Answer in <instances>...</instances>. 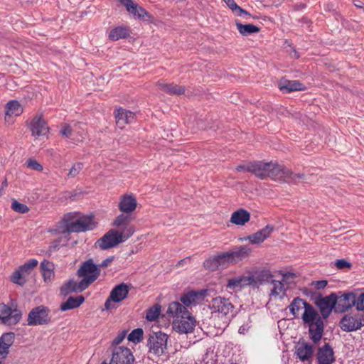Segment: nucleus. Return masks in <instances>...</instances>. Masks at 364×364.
Masks as SVG:
<instances>
[{
	"label": "nucleus",
	"instance_id": "obj_41",
	"mask_svg": "<svg viewBox=\"0 0 364 364\" xmlns=\"http://www.w3.org/2000/svg\"><path fill=\"white\" fill-rule=\"evenodd\" d=\"M215 257L220 269L226 268L230 264H233L228 252L217 255Z\"/></svg>",
	"mask_w": 364,
	"mask_h": 364
},
{
	"label": "nucleus",
	"instance_id": "obj_27",
	"mask_svg": "<svg viewBox=\"0 0 364 364\" xmlns=\"http://www.w3.org/2000/svg\"><path fill=\"white\" fill-rule=\"evenodd\" d=\"M272 277L270 272L265 269L249 274L251 287H258L263 282H268Z\"/></svg>",
	"mask_w": 364,
	"mask_h": 364
},
{
	"label": "nucleus",
	"instance_id": "obj_28",
	"mask_svg": "<svg viewBox=\"0 0 364 364\" xmlns=\"http://www.w3.org/2000/svg\"><path fill=\"white\" fill-rule=\"evenodd\" d=\"M273 230L274 227L272 225H267L262 230L249 235L247 240L252 244H260L269 237Z\"/></svg>",
	"mask_w": 364,
	"mask_h": 364
},
{
	"label": "nucleus",
	"instance_id": "obj_39",
	"mask_svg": "<svg viewBox=\"0 0 364 364\" xmlns=\"http://www.w3.org/2000/svg\"><path fill=\"white\" fill-rule=\"evenodd\" d=\"M129 35V30L126 26H117L112 28L109 33V39L116 41L119 39H124Z\"/></svg>",
	"mask_w": 364,
	"mask_h": 364
},
{
	"label": "nucleus",
	"instance_id": "obj_19",
	"mask_svg": "<svg viewBox=\"0 0 364 364\" xmlns=\"http://www.w3.org/2000/svg\"><path fill=\"white\" fill-rule=\"evenodd\" d=\"M15 341V333L7 332L3 333L0 337V364L4 363L9 353V348Z\"/></svg>",
	"mask_w": 364,
	"mask_h": 364
},
{
	"label": "nucleus",
	"instance_id": "obj_5",
	"mask_svg": "<svg viewBox=\"0 0 364 364\" xmlns=\"http://www.w3.org/2000/svg\"><path fill=\"white\" fill-rule=\"evenodd\" d=\"M132 235L133 230L131 228L121 230L120 232L112 229L98 240L97 244L102 250H108L126 241Z\"/></svg>",
	"mask_w": 364,
	"mask_h": 364
},
{
	"label": "nucleus",
	"instance_id": "obj_6",
	"mask_svg": "<svg viewBox=\"0 0 364 364\" xmlns=\"http://www.w3.org/2000/svg\"><path fill=\"white\" fill-rule=\"evenodd\" d=\"M100 273V269L93 262L92 259L84 262L77 270L78 277L82 278L80 282V287L87 289L98 278Z\"/></svg>",
	"mask_w": 364,
	"mask_h": 364
},
{
	"label": "nucleus",
	"instance_id": "obj_58",
	"mask_svg": "<svg viewBox=\"0 0 364 364\" xmlns=\"http://www.w3.org/2000/svg\"><path fill=\"white\" fill-rule=\"evenodd\" d=\"M126 332L119 333L112 341V345L117 346L125 338Z\"/></svg>",
	"mask_w": 364,
	"mask_h": 364
},
{
	"label": "nucleus",
	"instance_id": "obj_16",
	"mask_svg": "<svg viewBox=\"0 0 364 364\" xmlns=\"http://www.w3.org/2000/svg\"><path fill=\"white\" fill-rule=\"evenodd\" d=\"M129 286L124 283L117 285L110 292L109 298L105 303V308L107 310L110 309L111 301L114 302H120L124 300L129 294Z\"/></svg>",
	"mask_w": 364,
	"mask_h": 364
},
{
	"label": "nucleus",
	"instance_id": "obj_61",
	"mask_svg": "<svg viewBox=\"0 0 364 364\" xmlns=\"http://www.w3.org/2000/svg\"><path fill=\"white\" fill-rule=\"evenodd\" d=\"M353 4L355 6H356L358 8H360V9L364 8V3L360 0L353 1Z\"/></svg>",
	"mask_w": 364,
	"mask_h": 364
},
{
	"label": "nucleus",
	"instance_id": "obj_2",
	"mask_svg": "<svg viewBox=\"0 0 364 364\" xmlns=\"http://www.w3.org/2000/svg\"><path fill=\"white\" fill-rule=\"evenodd\" d=\"M95 226L92 216L69 213L58 223V232L62 234L85 232L93 230Z\"/></svg>",
	"mask_w": 364,
	"mask_h": 364
},
{
	"label": "nucleus",
	"instance_id": "obj_32",
	"mask_svg": "<svg viewBox=\"0 0 364 364\" xmlns=\"http://www.w3.org/2000/svg\"><path fill=\"white\" fill-rule=\"evenodd\" d=\"M23 112V108L16 100H11L6 105L5 120L9 121L13 116H19Z\"/></svg>",
	"mask_w": 364,
	"mask_h": 364
},
{
	"label": "nucleus",
	"instance_id": "obj_52",
	"mask_svg": "<svg viewBox=\"0 0 364 364\" xmlns=\"http://www.w3.org/2000/svg\"><path fill=\"white\" fill-rule=\"evenodd\" d=\"M355 308L358 311H364V292L360 293L357 295L355 294Z\"/></svg>",
	"mask_w": 364,
	"mask_h": 364
},
{
	"label": "nucleus",
	"instance_id": "obj_51",
	"mask_svg": "<svg viewBox=\"0 0 364 364\" xmlns=\"http://www.w3.org/2000/svg\"><path fill=\"white\" fill-rule=\"evenodd\" d=\"M26 165L28 168L33 171H41L43 169V166L33 159H29L26 161Z\"/></svg>",
	"mask_w": 364,
	"mask_h": 364
},
{
	"label": "nucleus",
	"instance_id": "obj_25",
	"mask_svg": "<svg viewBox=\"0 0 364 364\" xmlns=\"http://www.w3.org/2000/svg\"><path fill=\"white\" fill-rule=\"evenodd\" d=\"M247 286H251L249 275L234 277L229 279L226 287L229 290L239 291Z\"/></svg>",
	"mask_w": 364,
	"mask_h": 364
},
{
	"label": "nucleus",
	"instance_id": "obj_59",
	"mask_svg": "<svg viewBox=\"0 0 364 364\" xmlns=\"http://www.w3.org/2000/svg\"><path fill=\"white\" fill-rule=\"evenodd\" d=\"M114 257L113 256H111V257H109L107 258H106L105 259H104L101 264H99V266H97L99 268L100 267H107L108 265H109L114 260Z\"/></svg>",
	"mask_w": 364,
	"mask_h": 364
},
{
	"label": "nucleus",
	"instance_id": "obj_18",
	"mask_svg": "<svg viewBox=\"0 0 364 364\" xmlns=\"http://www.w3.org/2000/svg\"><path fill=\"white\" fill-rule=\"evenodd\" d=\"M121 4L125 6L127 11L134 17L139 19L149 21L150 14L141 6L134 3L132 0H118Z\"/></svg>",
	"mask_w": 364,
	"mask_h": 364
},
{
	"label": "nucleus",
	"instance_id": "obj_17",
	"mask_svg": "<svg viewBox=\"0 0 364 364\" xmlns=\"http://www.w3.org/2000/svg\"><path fill=\"white\" fill-rule=\"evenodd\" d=\"M207 294V290L202 289L199 291L191 290L181 296V304L186 307L192 305H196L202 301Z\"/></svg>",
	"mask_w": 364,
	"mask_h": 364
},
{
	"label": "nucleus",
	"instance_id": "obj_57",
	"mask_svg": "<svg viewBox=\"0 0 364 364\" xmlns=\"http://www.w3.org/2000/svg\"><path fill=\"white\" fill-rule=\"evenodd\" d=\"M236 170L238 171H251V162H247L243 164L238 165L236 167Z\"/></svg>",
	"mask_w": 364,
	"mask_h": 364
},
{
	"label": "nucleus",
	"instance_id": "obj_56",
	"mask_svg": "<svg viewBox=\"0 0 364 364\" xmlns=\"http://www.w3.org/2000/svg\"><path fill=\"white\" fill-rule=\"evenodd\" d=\"M239 9L240 10V12L239 11H236L235 13L234 14L235 16H244L246 20H248L249 18L252 17V16L249 12H247L240 6H239Z\"/></svg>",
	"mask_w": 364,
	"mask_h": 364
},
{
	"label": "nucleus",
	"instance_id": "obj_9",
	"mask_svg": "<svg viewBox=\"0 0 364 364\" xmlns=\"http://www.w3.org/2000/svg\"><path fill=\"white\" fill-rule=\"evenodd\" d=\"M364 326V314L350 313L345 314L339 321V327L343 331L353 332Z\"/></svg>",
	"mask_w": 364,
	"mask_h": 364
},
{
	"label": "nucleus",
	"instance_id": "obj_48",
	"mask_svg": "<svg viewBox=\"0 0 364 364\" xmlns=\"http://www.w3.org/2000/svg\"><path fill=\"white\" fill-rule=\"evenodd\" d=\"M11 281L21 286L26 283L25 276L20 272L19 269L15 271L11 276Z\"/></svg>",
	"mask_w": 364,
	"mask_h": 364
},
{
	"label": "nucleus",
	"instance_id": "obj_26",
	"mask_svg": "<svg viewBox=\"0 0 364 364\" xmlns=\"http://www.w3.org/2000/svg\"><path fill=\"white\" fill-rule=\"evenodd\" d=\"M156 86L160 90L171 95H183L186 91L184 86L178 85L175 83H167L163 80L159 81Z\"/></svg>",
	"mask_w": 364,
	"mask_h": 364
},
{
	"label": "nucleus",
	"instance_id": "obj_23",
	"mask_svg": "<svg viewBox=\"0 0 364 364\" xmlns=\"http://www.w3.org/2000/svg\"><path fill=\"white\" fill-rule=\"evenodd\" d=\"M277 86L280 91L285 94L305 89V86L299 80H289L284 78L279 80Z\"/></svg>",
	"mask_w": 364,
	"mask_h": 364
},
{
	"label": "nucleus",
	"instance_id": "obj_29",
	"mask_svg": "<svg viewBox=\"0 0 364 364\" xmlns=\"http://www.w3.org/2000/svg\"><path fill=\"white\" fill-rule=\"evenodd\" d=\"M136 208V199L132 196H124L119 203V209L124 213H130Z\"/></svg>",
	"mask_w": 364,
	"mask_h": 364
},
{
	"label": "nucleus",
	"instance_id": "obj_21",
	"mask_svg": "<svg viewBox=\"0 0 364 364\" xmlns=\"http://www.w3.org/2000/svg\"><path fill=\"white\" fill-rule=\"evenodd\" d=\"M31 131L34 136H45L48 133L49 128L42 114H36L33 117L31 122Z\"/></svg>",
	"mask_w": 364,
	"mask_h": 364
},
{
	"label": "nucleus",
	"instance_id": "obj_42",
	"mask_svg": "<svg viewBox=\"0 0 364 364\" xmlns=\"http://www.w3.org/2000/svg\"><path fill=\"white\" fill-rule=\"evenodd\" d=\"M272 284L273 288L271 290V295L274 296L282 297L285 294V286L284 284L280 281L272 280Z\"/></svg>",
	"mask_w": 364,
	"mask_h": 364
},
{
	"label": "nucleus",
	"instance_id": "obj_45",
	"mask_svg": "<svg viewBox=\"0 0 364 364\" xmlns=\"http://www.w3.org/2000/svg\"><path fill=\"white\" fill-rule=\"evenodd\" d=\"M75 132V129L73 128L71 125L65 124L60 129V133L63 136L71 140H74L75 138L73 137V135Z\"/></svg>",
	"mask_w": 364,
	"mask_h": 364
},
{
	"label": "nucleus",
	"instance_id": "obj_4",
	"mask_svg": "<svg viewBox=\"0 0 364 364\" xmlns=\"http://www.w3.org/2000/svg\"><path fill=\"white\" fill-rule=\"evenodd\" d=\"M212 310V318L215 320H221L222 325L218 322V328H223L228 326L230 318L233 316L234 306L229 299L218 296L212 299L210 304Z\"/></svg>",
	"mask_w": 364,
	"mask_h": 364
},
{
	"label": "nucleus",
	"instance_id": "obj_20",
	"mask_svg": "<svg viewBox=\"0 0 364 364\" xmlns=\"http://www.w3.org/2000/svg\"><path fill=\"white\" fill-rule=\"evenodd\" d=\"M272 162L255 161L251 162V171L256 177L264 180L269 176L270 168H272Z\"/></svg>",
	"mask_w": 364,
	"mask_h": 364
},
{
	"label": "nucleus",
	"instance_id": "obj_11",
	"mask_svg": "<svg viewBox=\"0 0 364 364\" xmlns=\"http://www.w3.org/2000/svg\"><path fill=\"white\" fill-rule=\"evenodd\" d=\"M334 293L335 312L345 313L355 306V293L353 291Z\"/></svg>",
	"mask_w": 364,
	"mask_h": 364
},
{
	"label": "nucleus",
	"instance_id": "obj_36",
	"mask_svg": "<svg viewBox=\"0 0 364 364\" xmlns=\"http://www.w3.org/2000/svg\"><path fill=\"white\" fill-rule=\"evenodd\" d=\"M309 304L305 300L296 297L294 298L289 306L290 312L294 315V317H298L300 311L304 310L306 306Z\"/></svg>",
	"mask_w": 364,
	"mask_h": 364
},
{
	"label": "nucleus",
	"instance_id": "obj_38",
	"mask_svg": "<svg viewBox=\"0 0 364 364\" xmlns=\"http://www.w3.org/2000/svg\"><path fill=\"white\" fill-rule=\"evenodd\" d=\"M85 289L80 287V282H76L73 279H70L61 287L60 293L64 296H67L72 292H81Z\"/></svg>",
	"mask_w": 364,
	"mask_h": 364
},
{
	"label": "nucleus",
	"instance_id": "obj_22",
	"mask_svg": "<svg viewBox=\"0 0 364 364\" xmlns=\"http://www.w3.org/2000/svg\"><path fill=\"white\" fill-rule=\"evenodd\" d=\"M334 360V352L328 343L318 348V364H331Z\"/></svg>",
	"mask_w": 364,
	"mask_h": 364
},
{
	"label": "nucleus",
	"instance_id": "obj_44",
	"mask_svg": "<svg viewBox=\"0 0 364 364\" xmlns=\"http://www.w3.org/2000/svg\"><path fill=\"white\" fill-rule=\"evenodd\" d=\"M143 330L141 328H136L133 330L128 336L129 341L138 343L143 339Z\"/></svg>",
	"mask_w": 364,
	"mask_h": 364
},
{
	"label": "nucleus",
	"instance_id": "obj_33",
	"mask_svg": "<svg viewBox=\"0 0 364 364\" xmlns=\"http://www.w3.org/2000/svg\"><path fill=\"white\" fill-rule=\"evenodd\" d=\"M250 219V214L244 209L235 211L230 218V222L237 225H244Z\"/></svg>",
	"mask_w": 364,
	"mask_h": 364
},
{
	"label": "nucleus",
	"instance_id": "obj_43",
	"mask_svg": "<svg viewBox=\"0 0 364 364\" xmlns=\"http://www.w3.org/2000/svg\"><path fill=\"white\" fill-rule=\"evenodd\" d=\"M38 260L31 259L18 267L20 272L26 277L31 274L32 269L38 265Z\"/></svg>",
	"mask_w": 364,
	"mask_h": 364
},
{
	"label": "nucleus",
	"instance_id": "obj_55",
	"mask_svg": "<svg viewBox=\"0 0 364 364\" xmlns=\"http://www.w3.org/2000/svg\"><path fill=\"white\" fill-rule=\"evenodd\" d=\"M225 2L227 6L232 10V13L235 14L236 11H239L240 12V10L239 9V6L236 4L235 0H223Z\"/></svg>",
	"mask_w": 364,
	"mask_h": 364
},
{
	"label": "nucleus",
	"instance_id": "obj_54",
	"mask_svg": "<svg viewBox=\"0 0 364 364\" xmlns=\"http://www.w3.org/2000/svg\"><path fill=\"white\" fill-rule=\"evenodd\" d=\"M327 284H328V282L326 280H319V281L312 282L311 284L315 289L319 290V289H323L327 286Z\"/></svg>",
	"mask_w": 364,
	"mask_h": 364
},
{
	"label": "nucleus",
	"instance_id": "obj_31",
	"mask_svg": "<svg viewBox=\"0 0 364 364\" xmlns=\"http://www.w3.org/2000/svg\"><path fill=\"white\" fill-rule=\"evenodd\" d=\"M251 252V249L246 245L236 247L232 250L229 251V255L232 261V263H236L238 261L243 259L247 257L250 252Z\"/></svg>",
	"mask_w": 364,
	"mask_h": 364
},
{
	"label": "nucleus",
	"instance_id": "obj_40",
	"mask_svg": "<svg viewBox=\"0 0 364 364\" xmlns=\"http://www.w3.org/2000/svg\"><path fill=\"white\" fill-rule=\"evenodd\" d=\"M235 25L239 33L244 36L259 32L260 28L253 24H242L239 21H235Z\"/></svg>",
	"mask_w": 364,
	"mask_h": 364
},
{
	"label": "nucleus",
	"instance_id": "obj_8",
	"mask_svg": "<svg viewBox=\"0 0 364 364\" xmlns=\"http://www.w3.org/2000/svg\"><path fill=\"white\" fill-rule=\"evenodd\" d=\"M168 336L161 331L153 332L149 334L147 340L149 353L156 356H161L167 349Z\"/></svg>",
	"mask_w": 364,
	"mask_h": 364
},
{
	"label": "nucleus",
	"instance_id": "obj_53",
	"mask_svg": "<svg viewBox=\"0 0 364 364\" xmlns=\"http://www.w3.org/2000/svg\"><path fill=\"white\" fill-rule=\"evenodd\" d=\"M335 266L338 269H349L352 267L350 262L344 259H337L335 262Z\"/></svg>",
	"mask_w": 364,
	"mask_h": 364
},
{
	"label": "nucleus",
	"instance_id": "obj_24",
	"mask_svg": "<svg viewBox=\"0 0 364 364\" xmlns=\"http://www.w3.org/2000/svg\"><path fill=\"white\" fill-rule=\"evenodd\" d=\"M134 113L123 108H118L114 112L117 126L123 129L127 124L131 123L134 119Z\"/></svg>",
	"mask_w": 364,
	"mask_h": 364
},
{
	"label": "nucleus",
	"instance_id": "obj_60",
	"mask_svg": "<svg viewBox=\"0 0 364 364\" xmlns=\"http://www.w3.org/2000/svg\"><path fill=\"white\" fill-rule=\"evenodd\" d=\"M290 55L291 58H295V59H298L300 57L299 53L294 48H291V52L290 53Z\"/></svg>",
	"mask_w": 364,
	"mask_h": 364
},
{
	"label": "nucleus",
	"instance_id": "obj_49",
	"mask_svg": "<svg viewBox=\"0 0 364 364\" xmlns=\"http://www.w3.org/2000/svg\"><path fill=\"white\" fill-rule=\"evenodd\" d=\"M83 166L84 165L81 162L74 164L68 173V178H72L77 176L83 168Z\"/></svg>",
	"mask_w": 364,
	"mask_h": 364
},
{
	"label": "nucleus",
	"instance_id": "obj_12",
	"mask_svg": "<svg viewBox=\"0 0 364 364\" xmlns=\"http://www.w3.org/2000/svg\"><path fill=\"white\" fill-rule=\"evenodd\" d=\"M50 321L49 310L43 306L33 308L29 312L27 319L28 326L48 324Z\"/></svg>",
	"mask_w": 364,
	"mask_h": 364
},
{
	"label": "nucleus",
	"instance_id": "obj_63",
	"mask_svg": "<svg viewBox=\"0 0 364 364\" xmlns=\"http://www.w3.org/2000/svg\"><path fill=\"white\" fill-rule=\"evenodd\" d=\"M301 8H304V7H305V5H304V4L301 5Z\"/></svg>",
	"mask_w": 364,
	"mask_h": 364
},
{
	"label": "nucleus",
	"instance_id": "obj_34",
	"mask_svg": "<svg viewBox=\"0 0 364 364\" xmlns=\"http://www.w3.org/2000/svg\"><path fill=\"white\" fill-rule=\"evenodd\" d=\"M41 269L44 282H50L55 277L53 263L48 260L44 259L41 263Z\"/></svg>",
	"mask_w": 364,
	"mask_h": 364
},
{
	"label": "nucleus",
	"instance_id": "obj_14",
	"mask_svg": "<svg viewBox=\"0 0 364 364\" xmlns=\"http://www.w3.org/2000/svg\"><path fill=\"white\" fill-rule=\"evenodd\" d=\"M335 303L334 293L325 297H319L316 299L315 304L320 311L322 319L327 318L333 310L335 311Z\"/></svg>",
	"mask_w": 364,
	"mask_h": 364
},
{
	"label": "nucleus",
	"instance_id": "obj_46",
	"mask_svg": "<svg viewBox=\"0 0 364 364\" xmlns=\"http://www.w3.org/2000/svg\"><path fill=\"white\" fill-rule=\"evenodd\" d=\"M161 307L159 306H154L151 307L146 313V318L149 321H155L160 314Z\"/></svg>",
	"mask_w": 364,
	"mask_h": 364
},
{
	"label": "nucleus",
	"instance_id": "obj_7",
	"mask_svg": "<svg viewBox=\"0 0 364 364\" xmlns=\"http://www.w3.org/2000/svg\"><path fill=\"white\" fill-rule=\"evenodd\" d=\"M272 168H270L269 178L274 181L286 182L288 183H296L304 179L303 173H294L290 169L272 163Z\"/></svg>",
	"mask_w": 364,
	"mask_h": 364
},
{
	"label": "nucleus",
	"instance_id": "obj_50",
	"mask_svg": "<svg viewBox=\"0 0 364 364\" xmlns=\"http://www.w3.org/2000/svg\"><path fill=\"white\" fill-rule=\"evenodd\" d=\"M11 208L17 213H26L28 212V207L23 204L18 202L17 200H14L11 203Z\"/></svg>",
	"mask_w": 364,
	"mask_h": 364
},
{
	"label": "nucleus",
	"instance_id": "obj_30",
	"mask_svg": "<svg viewBox=\"0 0 364 364\" xmlns=\"http://www.w3.org/2000/svg\"><path fill=\"white\" fill-rule=\"evenodd\" d=\"M132 218L129 213H124L119 215L116 218L114 221L113 225L118 228V232H120L121 230H125L128 228H131L133 230V233L134 232V228L133 225L130 224Z\"/></svg>",
	"mask_w": 364,
	"mask_h": 364
},
{
	"label": "nucleus",
	"instance_id": "obj_64",
	"mask_svg": "<svg viewBox=\"0 0 364 364\" xmlns=\"http://www.w3.org/2000/svg\"><path fill=\"white\" fill-rule=\"evenodd\" d=\"M101 364H107L105 362H102Z\"/></svg>",
	"mask_w": 364,
	"mask_h": 364
},
{
	"label": "nucleus",
	"instance_id": "obj_13",
	"mask_svg": "<svg viewBox=\"0 0 364 364\" xmlns=\"http://www.w3.org/2000/svg\"><path fill=\"white\" fill-rule=\"evenodd\" d=\"M134 357L128 348L117 347L112 353L110 364H133Z\"/></svg>",
	"mask_w": 364,
	"mask_h": 364
},
{
	"label": "nucleus",
	"instance_id": "obj_62",
	"mask_svg": "<svg viewBox=\"0 0 364 364\" xmlns=\"http://www.w3.org/2000/svg\"><path fill=\"white\" fill-rule=\"evenodd\" d=\"M190 260V258L187 257L186 259H181L180 260L178 264H177V266H180L182 264H183V262H186L187 261H189Z\"/></svg>",
	"mask_w": 364,
	"mask_h": 364
},
{
	"label": "nucleus",
	"instance_id": "obj_10",
	"mask_svg": "<svg viewBox=\"0 0 364 364\" xmlns=\"http://www.w3.org/2000/svg\"><path fill=\"white\" fill-rule=\"evenodd\" d=\"M22 317L21 311L17 308H12L4 303L0 304V323L12 326L16 325Z\"/></svg>",
	"mask_w": 364,
	"mask_h": 364
},
{
	"label": "nucleus",
	"instance_id": "obj_1",
	"mask_svg": "<svg viewBox=\"0 0 364 364\" xmlns=\"http://www.w3.org/2000/svg\"><path fill=\"white\" fill-rule=\"evenodd\" d=\"M166 314L168 317L173 318V326L177 332L189 333L193 331L196 321L180 302L171 303L166 311Z\"/></svg>",
	"mask_w": 364,
	"mask_h": 364
},
{
	"label": "nucleus",
	"instance_id": "obj_15",
	"mask_svg": "<svg viewBox=\"0 0 364 364\" xmlns=\"http://www.w3.org/2000/svg\"><path fill=\"white\" fill-rule=\"evenodd\" d=\"M295 354L296 357L303 363L308 362L311 363L314 347L313 346L304 340H299L295 346Z\"/></svg>",
	"mask_w": 364,
	"mask_h": 364
},
{
	"label": "nucleus",
	"instance_id": "obj_3",
	"mask_svg": "<svg viewBox=\"0 0 364 364\" xmlns=\"http://www.w3.org/2000/svg\"><path fill=\"white\" fill-rule=\"evenodd\" d=\"M301 318L304 323L309 326V338L314 344L321 339L324 330V323L322 318L318 315L311 304L305 308Z\"/></svg>",
	"mask_w": 364,
	"mask_h": 364
},
{
	"label": "nucleus",
	"instance_id": "obj_35",
	"mask_svg": "<svg viewBox=\"0 0 364 364\" xmlns=\"http://www.w3.org/2000/svg\"><path fill=\"white\" fill-rule=\"evenodd\" d=\"M85 301L83 296L80 295L77 297L70 296L66 301L60 305V310L65 311L80 306Z\"/></svg>",
	"mask_w": 364,
	"mask_h": 364
},
{
	"label": "nucleus",
	"instance_id": "obj_47",
	"mask_svg": "<svg viewBox=\"0 0 364 364\" xmlns=\"http://www.w3.org/2000/svg\"><path fill=\"white\" fill-rule=\"evenodd\" d=\"M203 266L206 269H208L210 271H215L220 269L218 265L215 256H213L205 259L203 262Z\"/></svg>",
	"mask_w": 364,
	"mask_h": 364
},
{
	"label": "nucleus",
	"instance_id": "obj_37",
	"mask_svg": "<svg viewBox=\"0 0 364 364\" xmlns=\"http://www.w3.org/2000/svg\"><path fill=\"white\" fill-rule=\"evenodd\" d=\"M85 289L80 287V282H76L73 279H70L61 287L60 293L64 296H67L72 292H81Z\"/></svg>",
	"mask_w": 364,
	"mask_h": 364
}]
</instances>
